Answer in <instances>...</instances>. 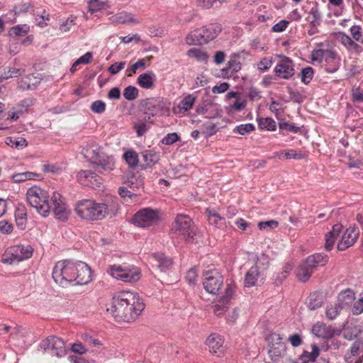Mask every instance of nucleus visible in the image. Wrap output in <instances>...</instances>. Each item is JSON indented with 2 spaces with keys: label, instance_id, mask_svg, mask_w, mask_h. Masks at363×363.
Wrapping results in <instances>:
<instances>
[{
  "label": "nucleus",
  "instance_id": "nucleus-1",
  "mask_svg": "<svg viewBox=\"0 0 363 363\" xmlns=\"http://www.w3.org/2000/svg\"><path fill=\"white\" fill-rule=\"evenodd\" d=\"M145 309L143 299L135 293L121 291L113 297L112 306L107 308L118 322L134 321Z\"/></svg>",
  "mask_w": 363,
  "mask_h": 363
},
{
  "label": "nucleus",
  "instance_id": "nucleus-2",
  "mask_svg": "<svg viewBox=\"0 0 363 363\" xmlns=\"http://www.w3.org/2000/svg\"><path fill=\"white\" fill-rule=\"evenodd\" d=\"M74 210L79 217L89 221L102 220L109 212L107 204L96 203L91 199L79 201Z\"/></svg>",
  "mask_w": 363,
  "mask_h": 363
},
{
  "label": "nucleus",
  "instance_id": "nucleus-3",
  "mask_svg": "<svg viewBox=\"0 0 363 363\" xmlns=\"http://www.w3.org/2000/svg\"><path fill=\"white\" fill-rule=\"evenodd\" d=\"M75 261L62 260L58 262L52 269V277L54 281L62 287L72 285L74 280V272L77 269Z\"/></svg>",
  "mask_w": 363,
  "mask_h": 363
},
{
  "label": "nucleus",
  "instance_id": "nucleus-4",
  "mask_svg": "<svg viewBox=\"0 0 363 363\" xmlns=\"http://www.w3.org/2000/svg\"><path fill=\"white\" fill-rule=\"evenodd\" d=\"M171 232L182 235L186 241L194 242L197 235V228L192 219L187 215L177 214L172 223Z\"/></svg>",
  "mask_w": 363,
  "mask_h": 363
},
{
  "label": "nucleus",
  "instance_id": "nucleus-5",
  "mask_svg": "<svg viewBox=\"0 0 363 363\" xmlns=\"http://www.w3.org/2000/svg\"><path fill=\"white\" fill-rule=\"evenodd\" d=\"M26 196L30 206L36 208L43 216H48L52 206L49 203L48 194L45 190L34 186L28 189Z\"/></svg>",
  "mask_w": 363,
  "mask_h": 363
},
{
  "label": "nucleus",
  "instance_id": "nucleus-6",
  "mask_svg": "<svg viewBox=\"0 0 363 363\" xmlns=\"http://www.w3.org/2000/svg\"><path fill=\"white\" fill-rule=\"evenodd\" d=\"M107 272L116 279L124 282H135L140 279V269L133 265L113 264L107 269Z\"/></svg>",
  "mask_w": 363,
  "mask_h": 363
},
{
  "label": "nucleus",
  "instance_id": "nucleus-7",
  "mask_svg": "<svg viewBox=\"0 0 363 363\" xmlns=\"http://www.w3.org/2000/svg\"><path fill=\"white\" fill-rule=\"evenodd\" d=\"M33 253V248L30 245H16L5 250L1 261L4 264H12L31 257Z\"/></svg>",
  "mask_w": 363,
  "mask_h": 363
},
{
  "label": "nucleus",
  "instance_id": "nucleus-8",
  "mask_svg": "<svg viewBox=\"0 0 363 363\" xmlns=\"http://www.w3.org/2000/svg\"><path fill=\"white\" fill-rule=\"evenodd\" d=\"M85 157L88 158L91 164L101 167L99 172H111L115 167V160L113 156H108L101 152L99 149L86 150Z\"/></svg>",
  "mask_w": 363,
  "mask_h": 363
},
{
  "label": "nucleus",
  "instance_id": "nucleus-9",
  "mask_svg": "<svg viewBox=\"0 0 363 363\" xmlns=\"http://www.w3.org/2000/svg\"><path fill=\"white\" fill-rule=\"evenodd\" d=\"M160 219L159 211L150 208L138 211L132 218L133 223L140 228H148L156 224Z\"/></svg>",
  "mask_w": 363,
  "mask_h": 363
},
{
  "label": "nucleus",
  "instance_id": "nucleus-10",
  "mask_svg": "<svg viewBox=\"0 0 363 363\" xmlns=\"http://www.w3.org/2000/svg\"><path fill=\"white\" fill-rule=\"evenodd\" d=\"M145 109V114L148 115L147 118L145 117V121L152 123L150 120V116H162L169 111V108L166 103L157 98L147 99L143 104Z\"/></svg>",
  "mask_w": 363,
  "mask_h": 363
},
{
  "label": "nucleus",
  "instance_id": "nucleus-11",
  "mask_svg": "<svg viewBox=\"0 0 363 363\" xmlns=\"http://www.w3.org/2000/svg\"><path fill=\"white\" fill-rule=\"evenodd\" d=\"M203 282L205 290L211 294H218L223 284V277L218 269H213L203 272Z\"/></svg>",
  "mask_w": 363,
  "mask_h": 363
},
{
  "label": "nucleus",
  "instance_id": "nucleus-12",
  "mask_svg": "<svg viewBox=\"0 0 363 363\" xmlns=\"http://www.w3.org/2000/svg\"><path fill=\"white\" fill-rule=\"evenodd\" d=\"M40 347L45 352L57 357L65 356L67 351L63 340L56 336L48 337L40 342Z\"/></svg>",
  "mask_w": 363,
  "mask_h": 363
},
{
  "label": "nucleus",
  "instance_id": "nucleus-13",
  "mask_svg": "<svg viewBox=\"0 0 363 363\" xmlns=\"http://www.w3.org/2000/svg\"><path fill=\"white\" fill-rule=\"evenodd\" d=\"M52 204V211L57 220L65 222L67 221L70 215V210L62 196L57 193L53 192L51 197Z\"/></svg>",
  "mask_w": 363,
  "mask_h": 363
},
{
  "label": "nucleus",
  "instance_id": "nucleus-14",
  "mask_svg": "<svg viewBox=\"0 0 363 363\" xmlns=\"http://www.w3.org/2000/svg\"><path fill=\"white\" fill-rule=\"evenodd\" d=\"M77 270L74 272V280L72 285H85L91 281V268L85 262L75 261V267Z\"/></svg>",
  "mask_w": 363,
  "mask_h": 363
},
{
  "label": "nucleus",
  "instance_id": "nucleus-15",
  "mask_svg": "<svg viewBox=\"0 0 363 363\" xmlns=\"http://www.w3.org/2000/svg\"><path fill=\"white\" fill-rule=\"evenodd\" d=\"M77 180L82 185L92 189H100L102 184V178L91 170H81L79 172Z\"/></svg>",
  "mask_w": 363,
  "mask_h": 363
},
{
  "label": "nucleus",
  "instance_id": "nucleus-16",
  "mask_svg": "<svg viewBox=\"0 0 363 363\" xmlns=\"http://www.w3.org/2000/svg\"><path fill=\"white\" fill-rule=\"evenodd\" d=\"M359 235V228L355 225L350 226L346 229L342 235L341 240L337 242V249L344 251L352 246L356 242Z\"/></svg>",
  "mask_w": 363,
  "mask_h": 363
},
{
  "label": "nucleus",
  "instance_id": "nucleus-17",
  "mask_svg": "<svg viewBox=\"0 0 363 363\" xmlns=\"http://www.w3.org/2000/svg\"><path fill=\"white\" fill-rule=\"evenodd\" d=\"M275 75L284 79H289L294 75L295 69L292 60L288 57H283L274 68Z\"/></svg>",
  "mask_w": 363,
  "mask_h": 363
},
{
  "label": "nucleus",
  "instance_id": "nucleus-18",
  "mask_svg": "<svg viewBox=\"0 0 363 363\" xmlns=\"http://www.w3.org/2000/svg\"><path fill=\"white\" fill-rule=\"evenodd\" d=\"M151 263L153 267L158 269L162 272H166L172 266V260L162 252H155L150 256Z\"/></svg>",
  "mask_w": 363,
  "mask_h": 363
},
{
  "label": "nucleus",
  "instance_id": "nucleus-19",
  "mask_svg": "<svg viewBox=\"0 0 363 363\" xmlns=\"http://www.w3.org/2000/svg\"><path fill=\"white\" fill-rule=\"evenodd\" d=\"M340 57L336 51L330 50L324 60V69L327 73H335L340 66Z\"/></svg>",
  "mask_w": 363,
  "mask_h": 363
},
{
  "label": "nucleus",
  "instance_id": "nucleus-20",
  "mask_svg": "<svg viewBox=\"0 0 363 363\" xmlns=\"http://www.w3.org/2000/svg\"><path fill=\"white\" fill-rule=\"evenodd\" d=\"M143 164H140L141 169L152 168L160 160V152L154 150H145L141 152Z\"/></svg>",
  "mask_w": 363,
  "mask_h": 363
},
{
  "label": "nucleus",
  "instance_id": "nucleus-21",
  "mask_svg": "<svg viewBox=\"0 0 363 363\" xmlns=\"http://www.w3.org/2000/svg\"><path fill=\"white\" fill-rule=\"evenodd\" d=\"M203 28H196L189 33L186 37V43L189 45H199L207 43L206 35L204 34Z\"/></svg>",
  "mask_w": 363,
  "mask_h": 363
},
{
  "label": "nucleus",
  "instance_id": "nucleus-22",
  "mask_svg": "<svg viewBox=\"0 0 363 363\" xmlns=\"http://www.w3.org/2000/svg\"><path fill=\"white\" fill-rule=\"evenodd\" d=\"M343 226L340 223L335 224L332 230L325 235V247L330 251L333 249L337 238L339 237Z\"/></svg>",
  "mask_w": 363,
  "mask_h": 363
},
{
  "label": "nucleus",
  "instance_id": "nucleus-23",
  "mask_svg": "<svg viewBox=\"0 0 363 363\" xmlns=\"http://www.w3.org/2000/svg\"><path fill=\"white\" fill-rule=\"evenodd\" d=\"M312 331L315 336L323 339L331 338L335 333L332 327L327 326L325 323L320 322L313 326Z\"/></svg>",
  "mask_w": 363,
  "mask_h": 363
},
{
  "label": "nucleus",
  "instance_id": "nucleus-24",
  "mask_svg": "<svg viewBox=\"0 0 363 363\" xmlns=\"http://www.w3.org/2000/svg\"><path fill=\"white\" fill-rule=\"evenodd\" d=\"M328 262V257L322 253H315L308 256L304 262L313 270L318 267H322Z\"/></svg>",
  "mask_w": 363,
  "mask_h": 363
},
{
  "label": "nucleus",
  "instance_id": "nucleus-25",
  "mask_svg": "<svg viewBox=\"0 0 363 363\" xmlns=\"http://www.w3.org/2000/svg\"><path fill=\"white\" fill-rule=\"evenodd\" d=\"M206 214L208 223L218 228L225 226V219L221 217L216 210L213 208H206Z\"/></svg>",
  "mask_w": 363,
  "mask_h": 363
},
{
  "label": "nucleus",
  "instance_id": "nucleus-26",
  "mask_svg": "<svg viewBox=\"0 0 363 363\" xmlns=\"http://www.w3.org/2000/svg\"><path fill=\"white\" fill-rule=\"evenodd\" d=\"M223 342V337L216 333L211 334L206 340L210 352L213 354L221 352Z\"/></svg>",
  "mask_w": 363,
  "mask_h": 363
},
{
  "label": "nucleus",
  "instance_id": "nucleus-27",
  "mask_svg": "<svg viewBox=\"0 0 363 363\" xmlns=\"http://www.w3.org/2000/svg\"><path fill=\"white\" fill-rule=\"evenodd\" d=\"M155 80V74L152 71H147L139 75L137 79V83L140 87L150 89L153 88Z\"/></svg>",
  "mask_w": 363,
  "mask_h": 363
},
{
  "label": "nucleus",
  "instance_id": "nucleus-28",
  "mask_svg": "<svg viewBox=\"0 0 363 363\" xmlns=\"http://www.w3.org/2000/svg\"><path fill=\"white\" fill-rule=\"evenodd\" d=\"M261 276V271L257 265H253L246 273L244 284L246 287L255 286Z\"/></svg>",
  "mask_w": 363,
  "mask_h": 363
},
{
  "label": "nucleus",
  "instance_id": "nucleus-29",
  "mask_svg": "<svg viewBox=\"0 0 363 363\" xmlns=\"http://www.w3.org/2000/svg\"><path fill=\"white\" fill-rule=\"evenodd\" d=\"M354 298V291L350 289H347L338 294L336 303L343 309L345 306L350 305Z\"/></svg>",
  "mask_w": 363,
  "mask_h": 363
},
{
  "label": "nucleus",
  "instance_id": "nucleus-30",
  "mask_svg": "<svg viewBox=\"0 0 363 363\" xmlns=\"http://www.w3.org/2000/svg\"><path fill=\"white\" fill-rule=\"evenodd\" d=\"M307 153L306 152L301 150H296L294 149H291L288 150H282L279 152L276 153V156H278L279 159H286V160H299L307 157Z\"/></svg>",
  "mask_w": 363,
  "mask_h": 363
},
{
  "label": "nucleus",
  "instance_id": "nucleus-31",
  "mask_svg": "<svg viewBox=\"0 0 363 363\" xmlns=\"http://www.w3.org/2000/svg\"><path fill=\"white\" fill-rule=\"evenodd\" d=\"M340 42L346 49L354 54H359L362 52V46L356 43L348 35L342 33L340 37Z\"/></svg>",
  "mask_w": 363,
  "mask_h": 363
},
{
  "label": "nucleus",
  "instance_id": "nucleus-32",
  "mask_svg": "<svg viewBox=\"0 0 363 363\" xmlns=\"http://www.w3.org/2000/svg\"><path fill=\"white\" fill-rule=\"evenodd\" d=\"M202 28L205 33L207 43L215 39L222 30L221 25L219 23H211Z\"/></svg>",
  "mask_w": 363,
  "mask_h": 363
},
{
  "label": "nucleus",
  "instance_id": "nucleus-33",
  "mask_svg": "<svg viewBox=\"0 0 363 363\" xmlns=\"http://www.w3.org/2000/svg\"><path fill=\"white\" fill-rule=\"evenodd\" d=\"M113 21L118 23H133L138 24L140 21L135 18L133 15L126 11H122L112 16Z\"/></svg>",
  "mask_w": 363,
  "mask_h": 363
},
{
  "label": "nucleus",
  "instance_id": "nucleus-34",
  "mask_svg": "<svg viewBox=\"0 0 363 363\" xmlns=\"http://www.w3.org/2000/svg\"><path fill=\"white\" fill-rule=\"evenodd\" d=\"M323 303V296L320 292H313L310 294L307 300V306L314 311L322 306Z\"/></svg>",
  "mask_w": 363,
  "mask_h": 363
},
{
  "label": "nucleus",
  "instance_id": "nucleus-35",
  "mask_svg": "<svg viewBox=\"0 0 363 363\" xmlns=\"http://www.w3.org/2000/svg\"><path fill=\"white\" fill-rule=\"evenodd\" d=\"M313 270L308 266L304 261L299 265L296 272V277L300 281L306 282L311 277Z\"/></svg>",
  "mask_w": 363,
  "mask_h": 363
},
{
  "label": "nucleus",
  "instance_id": "nucleus-36",
  "mask_svg": "<svg viewBox=\"0 0 363 363\" xmlns=\"http://www.w3.org/2000/svg\"><path fill=\"white\" fill-rule=\"evenodd\" d=\"M15 219L17 226L23 230L27 222V213L23 206L18 207L15 212Z\"/></svg>",
  "mask_w": 363,
  "mask_h": 363
},
{
  "label": "nucleus",
  "instance_id": "nucleus-37",
  "mask_svg": "<svg viewBox=\"0 0 363 363\" xmlns=\"http://www.w3.org/2000/svg\"><path fill=\"white\" fill-rule=\"evenodd\" d=\"M25 72V69L6 67L0 74L1 80H6L12 77H18Z\"/></svg>",
  "mask_w": 363,
  "mask_h": 363
},
{
  "label": "nucleus",
  "instance_id": "nucleus-38",
  "mask_svg": "<svg viewBox=\"0 0 363 363\" xmlns=\"http://www.w3.org/2000/svg\"><path fill=\"white\" fill-rule=\"evenodd\" d=\"M312 351L311 352L308 351H304L301 356V359L303 361V363H308V362H315L320 353L319 347L313 344L311 346Z\"/></svg>",
  "mask_w": 363,
  "mask_h": 363
},
{
  "label": "nucleus",
  "instance_id": "nucleus-39",
  "mask_svg": "<svg viewBox=\"0 0 363 363\" xmlns=\"http://www.w3.org/2000/svg\"><path fill=\"white\" fill-rule=\"evenodd\" d=\"M292 269V267L290 264L286 263L281 272H277L273 275L272 279L276 285L281 284L284 280L286 279L289 272Z\"/></svg>",
  "mask_w": 363,
  "mask_h": 363
},
{
  "label": "nucleus",
  "instance_id": "nucleus-40",
  "mask_svg": "<svg viewBox=\"0 0 363 363\" xmlns=\"http://www.w3.org/2000/svg\"><path fill=\"white\" fill-rule=\"evenodd\" d=\"M30 27L27 24L17 25L12 27L9 31L11 37L24 36L29 32Z\"/></svg>",
  "mask_w": 363,
  "mask_h": 363
},
{
  "label": "nucleus",
  "instance_id": "nucleus-41",
  "mask_svg": "<svg viewBox=\"0 0 363 363\" xmlns=\"http://www.w3.org/2000/svg\"><path fill=\"white\" fill-rule=\"evenodd\" d=\"M258 125L261 129L269 131L275 130L277 128L276 122L272 118H262L258 119Z\"/></svg>",
  "mask_w": 363,
  "mask_h": 363
},
{
  "label": "nucleus",
  "instance_id": "nucleus-42",
  "mask_svg": "<svg viewBox=\"0 0 363 363\" xmlns=\"http://www.w3.org/2000/svg\"><path fill=\"white\" fill-rule=\"evenodd\" d=\"M187 55L194 57L198 61L206 62L208 59L207 53L198 48H191L187 52Z\"/></svg>",
  "mask_w": 363,
  "mask_h": 363
},
{
  "label": "nucleus",
  "instance_id": "nucleus-43",
  "mask_svg": "<svg viewBox=\"0 0 363 363\" xmlns=\"http://www.w3.org/2000/svg\"><path fill=\"white\" fill-rule=\"evenodd\" d=\"M38 174L35 172H25L22 173H17L12 176L14 182L20 183L27 180H33Z\"/></svg>",
  "mask_w": 363,
  "mask_h": 363
},
{
  "label": "nucleus",
  "instance_id": "nucleus-44",
  "mask_svg": "<svg viewBox=\"0 0 363 363\" xmlns=\"http://www.w3.org/2000/svg\"><path fill=\"white\" fill-rule=\"evenodd\" d=\"M309 14L311 16V19L310 20V26L311 27H317L320 26L322 16L317 5L311 8L309 11Z\"/></svg>",
  "mask_w": 363,
  "mask_h": 363
},
{
  "label": "nucleus",
  "instance_id": "nucleus-45",
  "mask_svg": "<svg viewBox=\"0 0 363 363\" xmlns=\"http://www.w3.org/2000/svg\"><path fill=\"white\" fill-rule=\"evenodd\" d=\"M92 60V52H87L84 55L78 58L72 65L70 72L74 73L77 70V66L81 64H89Z\"/></svg>",
  "mask_w": 363,
  "mask_h": 363
},
{
  "label": "nucleus",
  "instance_id": "nucleus-46",
  "mask_svg": "<svg viewBox=\"0 0 363 363\" xmlns=\"http://www.w3.org/2000/svg\"><path fill=\"white\" fill-rule=\"evenodd\" d=\"M330 50H325V49H318L314 50L311 52V60L313 64L318 63L321 64L326 55H328V52H329Z\"/></svg>",
  "mask_w": 363,
  "mask_h": 363
},
{
  "label": "nucleus",
  "instance_id": "nucleus-47",
  "mask_svg": "<svg viewBox=\"0 0 363 363\" xmlns=\"http://www.w3.org/2000/svg\"><path fill=\"white\" fill-rule=\"evenodd\" d=\"M313 75V69L311 67H306L301 69L300 73L301 80L305 84H308L312 80Z\"/></svg>",
  "mask_w": 363,
  "mask_h": 363
},
{
  "label": "nucleus",
  "instance_id": "nucleus-48",
  "mask_svg": "<svg viewBox=\"0 0 363 363\" xmlns=\"http://www.w3.org/2000/svg\"><path fill=\"white\" fill-rule=\"evenodd\" d=\"M33 79H35V77L33 74H28V75L23 77L18 82V87L23 90L31 89L33 88H35V84L31 82V80Z\"/></svg>",
  "mask_w": 363,
  "mask_h": 363
},
{
  "label": "nucleus",
  "instance_id": "nucleus-49",
  "mask_svg": "<svg viewBox=\"0 0 363 363\" xmlns=\"http://www.w3.org/2000/svg\"><path fill=\"white\" fill-rule=\"evenodd\" d=\"M123 157L127 164L131 167H135L138 164V155L135 151H128L123 155Z\"/></svg>",
  "mask_w": 363,
  "mask_h": 363
},
{
  "label": "nucleus",
  "instance_id": "nucleus-50",
  "mask_svg": "<svg viewBox=\"0 0 363 363\" xmlns=\"http://www.w3.org/2000/svg\"><path fill=\"white\" fill-rule=\"evenodd\" d=\"M342 310L341 306L335 303L334 306L330 305L327 306L325 314L328 319L333 320L340 314Z\"/></svg>",
  "mask_w": 363,
  "mask_h": 363
},
{
  "label": "nucleus",
  "instance_id": "nucleus-51",
  "mask_svg": "<svg viewBox=\"0 0 363 363\" xmlns=\"http://www.w3.org/2000/svg\"><path fill=\"white\" fill-rule=\"evenodd\" d=\"M195 101V96H194L192 94H188L181 101L179 104L180 109H183L185 111L190 110L192 108Z\"/></svg>",
  "mask_w": 363,
  "mask_h": 363
},
{
  "label": "nucleus",
  "instance_id": "nucleus-52",
  "mask_svg": "<svg viewBox=\"0 0 363 363\" xmlns=\"http://www.w3.org/2000/svg\"><path fill=\"white\" fill-rule=\"evenodd\" d=\"M123 96L128 101H133L138 96V89L134 86L129 85L125 88Z\"/></svg>",
  "mask_w": 363,
  "mask_h": 363
},
{
  "label": "nucleus",
  "instance_id": "nucleus-53",
  "mask_svg": "<svg viewBox=\"0 0 363 363\" xmlns=\"http://www.w3.org/2000/svg\"><path fill=\"white\" fill-rule=\"evenodd\" d=\"M254 130L255 125L252 123H245L235 126L233 132L234 133H239L242 135H244L253 131Z\"/></svg>",
  "mask_w": 363,
  "mask_h": 363
},
{
  "label": "nucleus",
  "instance_id": "nucleus-54",
  "mask_svg": "<svg viewBox=\"0 0 363 363\" xmlns=\"http://www.w3.org/2000/svg\"><path fill=\"white\" fill-rule=\"evenodd\" d=\"M211 108H213V105L211 104H203V105L199 106L196 108V111L199 115L205 116L206 118H213L216 117V116H218V112H216L215 114H207V112Z\"/></svg>",
  "mask_w": 363,
  "mask_h": 363
},
{
  "label": "nucleus",
  "instance_id": "nucleus-55",
  "mask_svg": "<svg viewBox=\"0 0 363 363\" xmlns=\"http://www.w3.org/2000/svg\"><path fill=\"white\" fill-rule=\"evenodd\" d=\"M255 265H257L261 272L266 270L269 265V258L268 255L265 254L260 255L257 257Z\"/></svg>",
  "mask_w": 363,
  "mask_h": 363
},
{
  "label": "nucleus",
  "instance_id": "nucleus-56",
  "mask_svg": "<svg viewBox=\"0 0 363 363\" xmlns=\"http://www.w3.org/2000/svg\"><path fill=\"white\" fill-rule=\"evenodd\" d=\"M241 69V64L235 60H230L227 63V67L223 69V72H230V75L238 72Z\"/></svg>",
  "mask_w": 363,
  "mask_h": 363
},
{
  "label": "nucleus",
  "instance_id": "nucleus-57",
  "mask_svg": "<svg viewBox=\"0 0 363 363\" xmlns=\"http://www.w3.org/2000/svg\"><path fill=\"white\" fill-rule=\"evenodd\" d=\"M279 130L283 132L284 130L296 133L299 131L300 128L295 125L294 123H290L287 121H281L279 123Z\"/></svg>",
  "mask_w": 363,
  "mask_h": 363
},
{
  "label": "nucleus",
  "instance_id": "nucleus-58",
  "mask_svg": "<svg viewBox=\"0 0 363 363\" xmlns=\"http://www.w3.org/2000/svg\"><path fill=\"white\" fill-rule=\"evenodd\" d=\"M106 107V104L104 101L101 100H96L91 104L90 109L95 113L101 114L105 111Z\"/></svg>",
  "mask_w": 363,
  "mask_h": 363
},
{
  "label": "nucleus",
  "instance_id": "nucleus-59",
  "mask_svg": "<svg viewBox=\"0 0 363 363\" xmlns=\"http://www.w3.org/2000/svg\"><path fill=\"white\" fill-rule=\"evenodd\" d=\"M245 107V101L237 99L233 104L229 105V106L227 108V112L228 113H235L242 110Z\"/></svg>",
  "mask_w": 363,
  "mask_h": 363
},
{
  "label": "nucleus",
  "instance_id": "nucleus-60",
  "mask_svg": "<svg viewBox=\"0 0 363 363\" xmlns=\"http://www.w3.org/2000/svg\"><path fill=\"white\" fill-rule=\"evenodd\" d=\"M203 129L206 137H211L218 130L216 125L210 121H208L203 125Z\"/></svg>",
  "mask_w": 363,
  "mask_h": 363
},
{
  "label": "nucleus",
  "instance_id": "nucleus-61",
  "mask_svg": "<svg viewBox=\"0 0 363 363\" xmlns=\"http://www.w3.org/2000/svg\"><path fill=\"white\" fill-rule=\"evenodd\" d=\"M7 140H9V143H7L8 144H11L12 147L14 146L18 149H23L27 146V141L23 138H18L13 139L10 137L8 138Z\"/></svg>",
  "mask_w": 363,
  "mask_h": 363
},
{
  "label": "nucleus",
  "instance_id": "nucleus-62",
  "mask_svg": "<svg viewBox=\"0 0 363 363\" xmlns=\"http://www.w3.org/2000/svg\"><path fill=\"white\" fill-rule=\"evenodd\" d=\"M179 136L176 133H168L162 140V143L166 145H170L179 140Z\"/></svg>",
  "mask_w": 363,
  "mask_h": 363
},
{
  "label": "nucleus",
  "instance_id": "nucleus-63",
  "mask_svg": "<svg viewBox=\"0 0 363 363\" xmlns=\"http://www.w3.org/2000/svg\"><path fill=\"white\" fill-rule=\"evenodd\" d=\"M13 230V225L11 223L2 220H0V232L3 234H10Z\"/></svg>",
  "mask_w": 363,
  "mask_h": 363
},
{
  "label": "nucleus",
  "instance_id": "nucleus-64",
  "mask_svg": "<svg viewBox=\"0 0 363 363\" xmlns=\"http://www.w3.org/2000/svg\"><path fill=\"white\" fill-rule=\"evenodd\" d=\"M353 315H360L363 313V296L354 302L352 308Z\"/></svg>",
  "mask_w": 363,
  "mask_h": 363
}]
</instances>
